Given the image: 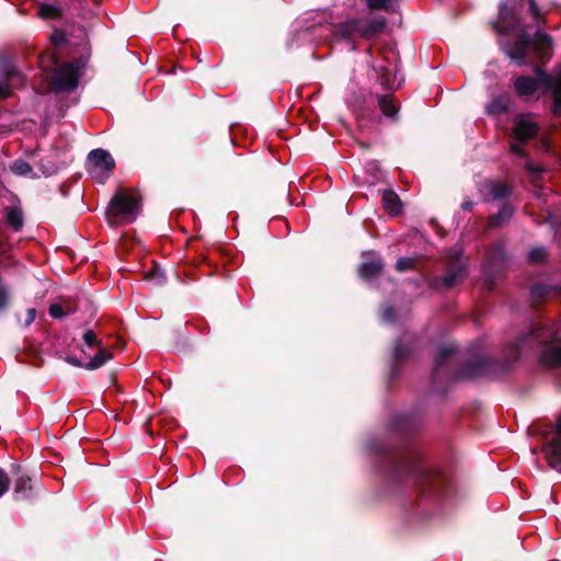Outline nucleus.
<instances>
[{"label": "nucleus", "mask_w": 561, "mask_h": 561, "mask_svg": "<svg viewBox=\"0 0 561 561\" xmlns=\"http://www.w3.org/2000/svg\"><path fill=\"white\" fill-rule=\"evenodd\" d=\"M35 496L31 478L26 474L19 476L14 481L13 497L15 501H31Z\"/></svg>", "instance_id": "4468645a"}, {"label": "nucleus", "mask_w": 561, "mask_h": 561, "mask_svg": "<svg viewBox=\"0 0 561 561\" xmlns=\"http://www.w3.org/2000/svg\"><path fill=\"white\" fill-rule=\"evenodd\" d=\"M457 362V353L453 346H443L437 351L435 358V374H444L445 370H450L453 365Z\"/></svg>", "instance_id": "f8f14e48"}, {"label": "nucleus", "mask_w": 561, "mask_h": 561, "mask_svg": "<svg viewBox=\"0 0 561 561\" xmlns=\"http://www.w3.org/2000/svg\"><path fill=\"white\" fill-rule=\"evenodd\" d=\"M536 73L537 78L518 77L514 82L516 93L519 96L533 95L540 85H543L552 95L553 112L559 113L561 111V71L556 77H551L537 68Z\"/></svg>", "instance_id": "39448f33"}, {"label": "nucleus", "mask_w": 561, "mask_h": 561, "mask_svg": "<svg viewBox=\"0 0 561 561\" xmlns=\"http://www.w3.org/2000/svg\"><path fill=\"white\" fill-rule=\"evenodd\" d=\"M140 211V199L137 193L117 192L107 208V221L111 226L121 222H133Z\"/></svg>", "instance_id": "423d86ee"}, {"label": "nucleus", "mask_w": 561, "mask_h": 561, "mask_svg": "<svg viewBox=\"0 0 561 561\" xmlns=\"http://www.w3.org/2000/svg\"><path fill=\"white\" fill-rule=\"evenodd\" d=\"M301 35L305 37V36H307V35H308V32H307V31H305V32H302V33H301Z\"/></svg>", "instance_id": "09e8293b"}, {"label": "nucleus", "mask_w": 561, "mask_h": 561, "mask_svg": "<svg viewBox=\"0 0 561 561\" xmlns=\"http://www.w3.org/2000/svg\"><path fill=\"white\" fill-rule=\"evenodd\" d=\"M511 105V96L507 93L493 95L485 105V111L491 116H499L508 111Z\"/></svg>", "instance_id": "f3484780"}, {"label": "nucleus", "mask_w": 561, "mask_h": 561, "mask_svg": "<svg viewBox=\"0 0 561 561\" xmlns=\"http://www.w3.org/2000/svg\"><path fill=\"white\" fill-rule=\"evenodd\" d=\"M535 350L539 352L542 364L551 367L561 366V322L534 324L529 332L506 347V362L512 364L522 355Z\"/></svg>", "instance_id": "7ed1b4c3"}, {"label": "nucleus", "mask_w": 561, "mask_h": 561, "mask_svg": "<svg viewBox=\"0 0 561 561\" xmlns=\"http://www.w3.org/2000/svg\"><path fill=\"white\" fill-rule=\"evenodd\" d=\"M89 173L99 183H104L115 167L111 153L104 149H94L88 156Z\"/></svg>", "instance_id": "6e6552de"}, {"label": "nucleus", "mask_w": 561, "mask_h": 561, "mask_svg": "<svg viewBox=\"0 0 561 561\" xmlns=\"http://www.w3.org/2000/svg\"><path fill=\"white\" fill-rule=\"evenodd\" d=\"M378 105L382 114L387 117H394L398 113L394 100L390 95H379Z\"/></svg>", "instance_id": "a878e982"}, {"label": "nucleus", "mask_w": 561, "mask_h": 561, "mask_svg": "<svg viewBox=\"0 0 561 561\" xmlns=\"http://www.w3.org/2000/svg\"><path fill=\"white\" fill-rule=\"evenodd\" d=\"M51 39H53V42H54L55 44L59 45V44L64 43V41H65V35H64V33H61V32H55V33L53 34V36H51Z\"/></svg>", "instance_id": "79ce46f5"}, {"label": "nucleus", "mask_w": 561, "mask_h": 561, "mask_svg": "<svg viewBox=\"0 0 561 561\" xmlns=\"http://www.w3.org/2000/svg\"><path fill=\"white\" fill-rule=\"evenodd\" d=\"M542 454L549 467L561 473V420L545 436Z\"/></svg>", "instance_id": "1a4fd4ad"}, {"label": "nucleus", "mask_w": 561, "mask_h": 561, "mask_svg": "<svg viewBox=\"0 0 561 561\" xmlns=\"http://www.w3.org/2000/svg\"><path fill=\"white\" fill-rule=\"evenodd\" d=\"M495 31L507 36V41L502 43L506 55L519 65L526 64L529 49L534 46L540 57H543L545 49L551 45L549 35L537 30L531 36L526 27L520 24L515 11L506 2L500 4L497 21L493 23Z\"/></svg>", "instance_id": "f03ea898"}, {"label": "nucleus", "mask_w": 561, "mask_h": 561, "mask_svg": "<svg viewBox=\"0 0 561 561\" xmlns=\"http://www.w3.org/2000/svg\"><path fill=\"white\" fill-rule=\"evenodd\" d=\"M382 205L391 216L399 215L401 210L399 196L392 191H385L382 195Z\"/></svg>", "instance_id": "b1692460"}, {"label": "nucleus", "mask_w": 561, "mask_h": 561, "mask_svg": "<svg viewBox=\"0 0 561 561\" xmlns=\"http://www.w3.org/2000/svg\"><path fill=\"white\" fill-rule=\"evenodd\" d=\"M83 344H85L89 350H94L96 347H100V341L96 337V334L92 330H88L83 333L82 336Z\"/></svg>", "instance_id": "7c9ffc66"}, {"label": "nucleus", "mask_w": 561, "mask_h": 561, "mask_svg": "<svg viewBox=\"0 0 561 561\" xmlns=\"http://www.w3.org/2000/svg\"><path fill=\"white\" fill-rule=\"evenodd\" d=\"M413 351V340L410 335H404L402 339L396 341L392 350V365L399 364L408 358Z\"/></svg>", "instance_id": "dca6fc26"}, {"label": "nucleus", "mask_w": 561, "mask_h": 561, "mask_svg": "<svg viewBox=\"0 0 561 561\" xmlns=\"http://www.w3.org/2000/svg\"><path fill=\"white\" fill-rule=\"evenodd\" d=\"M483 192L493 199H503L511 194V188L503 182L488 181L483 185Z\"/></svg>", "instance_id": "aec40b11"}, {"label": "nucleus", "mask_w": 561, "mask_h": 561, "mask_svg": "<svg viewBox=\"0 0 561 561\" xmlns=\"http://www.w3.org/2000/svg\"><path fill=\"white\" fill-rule=\"evenodd\" d=\"M5 219L8 225L14 230L20 231L23 227V215L20 208L10 207L5 209Z\"/></svg>", "instance_id": "393cba45"}, {"label": "nucleus", "mask_w": 561, "mask_h": 561, "mask_svg": "<svg viewBox=\"0 0 561 561\" xmlns=\"http://www.w3.org/2000/svg\"><path fill=\"white\" fill-rule=\"evenodd\" d=\"M162 278H163V277H162L161 275H160V276H158L157 283H158V284H161V283H162Z\"/></svg>", "instance_id": "49530a36"}, {"label": "nucleus", "mask_w": 561, "mask_h": 561, "mask_svg": "<svg viewBox=\"0 0 561 561\" xmlns=\"http://www.w3.org/2000/svg\"><path fill=\"white\" fill-rule=\"evenodd\" d=\"M416 425V419L409 414H398L392 420L393 430L402 434L411 432Z\"/></svg>", "instance_id": "412c9836"}, {"label": "nucleus", "mask_w": 561, "mask_h": 561, "mask_svg": "<svg viewBox=\"0 0 561 561\" xmlns=\"http://www.w3.org/2000/svg\"><path fill=\"white\" fill-rule=\"evenodd\" d=\"M364 256H367L368 260L360 264L358 273L362 278L371 279L380 273L382 268V262L381 259L374 252L364 253Z\"/></svg>", "instance_id": "2eb2a0df"}, {"label": "nucleus", "mask_w": 561, "mask_h": 561, "mask_svg": "<svg viewBox=\"0 0 561 561\" xmlns=\"http://www.w3.org/2000/svg\"><path fill=\"white\" fill-rule=\"evenodd\" d=\"M381 319L385 322H391L393 320V309L390 306H383L380 311Z\"/></svg>", "instance_id": "e433bc0d"}, {"label": "nucleus", "mask_w": 561, "mask_h": 561, "mask_svg": "<svg viewBox=\"0 0 561 561\" xmlns=\"http://www.w3.org/2000/svg\"><path fill=\"white\" fill-rule=\"evenodd\" d=\"M49 314L55 319L61 318L64 316L62 307L57 304L51 305L49 307Z\"/></svg>", "instance_id": "4c0bfd02"}, {"label": "nucleus", "mask_w": 561, "mask_h": 561, "mask_svg": "<svg viewBox=\"0 0 561 561\" xmlns=\"http://www.w3.org/2000/svg\"><path fill=\"white\" fill-rule=\"evenodd\" d=\"M472 206H473V203H472V202H470V201H468V202H463V203H462L461 208H462L463 210L469 211V210H471Z\"/></svg>", "instance_id": "a18cd8bd"}, {"label": "nucleus", "mask_w": 561, "mask_h": 561, "mask_svg": "<svg viewBox=\"0 0 561 561\" xmlns=\"http://www.w3.org/2000/svg\"><path fill=\"white\" fill-rule=\"evenodd\" d=\"M85 67V60L79 58L75 61L65 62L55 70L53 77L54 91H73L78 87V79Z\"/></svg>", "instance_id": "0eeeda50"}, {"label": "nucleus", "mask_w": 561, "mask_h": 561, "mask_svg": "<svg viewBox=\"0 0 561 561\" xmlns=\"http://www.w3.org/2000/svg\"><path fill=\"white\" fill-rule=\"evenodd\" d=\"M374 69L378 75V80L380 81V84L386 89H396L401 84L402 78L399 76L396 65H377L374 66Z\"/></svg>", "instance_id": "9b49d317"}, {"label": "nucleus", "mask_w": 561, "mask_h": 561, "mask_svg": "<svg viewBox=\"0 0 561 561\" xmlns=\"http://www.w3.org/2000/svg\"><path fill=\"white\" fill-rule=\"evenodd\" d=\"M366 4L370 10H385L386 12H394L399 5V0H366Z\"/></svg>", "instance_id": "bb28decb"}, {"label": "nucleus", "mask_w": 561, "mask_h": 561, "mask_svg": "<svg viewBox=\"0 0 561 561\" xmlns=\"http://www.w3.org/2000/svg\"><path fill=\"white\" fill-rule=\"evenodd\" d=\"M506 259L505 250L502 243H497L488 254V261L490 266L497 267L500 266Z\"/></svg>", "instance_id": "cd10ccee"}, {"label": "nucleus", "mask_w": 561, "mask_h": 561, "mask_svg": "<svg viewBox=\"0 0 561 561\" xmlns=\"http://www.w3.org/2000/svg\"><path fill=\"white\" fill-rule=\"evenodd\" d=\"M11 171L21 176H34L32 167L23 161V160H16L14 161L11 167Z\"/></svg>", "instance_id": "c756f323"}, {"label": "nucleus", "mask_w": 561, "mask_h": 561, "mask_svg": "<svg viewBox=\"0 0 561 561\" xmlns=\"http://www.w3.org/2000/svg\"><path fill=\"white\" fill-rule=\"evenodd\" d=\"M61 15L59 7L48 3H42L38 8V16L43 20L57 19Z\"/></svg>", "instance_id": "c85d7f7f"}, {"label": "nucleus", "mask_w": 561, "mask_h": 561, "mask_svg": "<svg viewBox=\"0 0 561 561\" xmlns=\"http://www.w3.org/2000/svg\"><path fill=\"white\" fill-rule=\"evenodd\" d=\"M514 209L510 204H504L499 213L490 216L489 226L491 228H500L506 224L513 216Z\"/></svg>", "instance_id": "4be33fe9"}, {"label": "nucleus", "mask_w": 561, "mask_h": 561, "mask_svg": "<svg viewBox=\"0 0 561 561\" xmlns=\"http://www.w3.org/2000/svg\"><path fill=\"white\" fill-rule=\"evenodd\" d=\"M66 360H67V363L71 364L72 366L84 368L85 363L82 362L81 359H78L77 357L69 356L66 358Z\"/></svg>", "instance_id": "ea45409f"}, {"label": "nucleus", "mask_w": 561, "mask_h": 561, "mask_svg": "<svg viewBox=\"0 0 561 561\" xmlns=\"http://www.w3.org/2000/svg\"><path fill=\"white\" fill-rule=\"evenodd\" d=\"M14 79H20V73L12 65H5L3 69V80L0 81V99H7L11 95L12 83Z\"/></svg>", "instance_id": "a211bd4d"}, {"label": "nucleus", "mask_w": 561, "mask_h": 561, "mask_svg": "<svg viewBox=\"0 0 561 561\" xmlns=\"http://www.w3.org/2000/svg\"><path fill=\"white\" fill-rule=\"evenodd\" d=\"M529 9L536 20L540 16V10L535 0H529Z\"/></svg>", "instance_id": "58836bf2"}, {"label": "nucleus", "mask_w": 561, "mask_h": 561, "mask_svg": "<svg viewBox=\"0 0 561 561\" xmlns=\"http://www.w3.org/2000/svg\"><path fill=\"white\" fill-rule=\"evenodd\" d=\"M511 151L517 156H520V157H524L525 156V151L523 149V147L518 144H512L511 145Z\"/></svg>", "instance_id": "a19ab883"}, {"label": "nucleus", "mask_w": 561, "mask_h": 561, "mask_svg": "<svg viewBox=\"0 0 561 561\" xmlns=\"http://www.w3.org/2000/svg\"><path fill=\"white\" fill-rule=\"evenodd\" d=\"M526 169L530 173V175L534 176V179L539 178L540 174L545 172V170L540 165H535L533 162H527Z\"/></svg>", "instance_id": "c9c22d12"}, {"label": "nucleus", "mask_w": 561, "mask_h": 561, "mask_svg": "<svg viewBox=\"0 0 561 561\" xmlns=\"http://www.w3.org/2000/svg\"><path fill=\"white\" fill-rule=\"evenodd\" d=\"M8 250V247L3 240L2 234L0 233V256ZM11 288L4 280V278L0 275V312L4 311L11 302Z\"/></svg>", "instance_id": "6ab92c4d"}, {"label": "nucleus", "mask_w": 561, "mask_h": 561, "mask_svg": "<svg viewBox=\"0 0 561 561\" xmlns=\"http://www.w3.org/2000/svg\"><path fill=\"white\" fill-rule=\"evenodd\" d=\"M366 448L383 458L391 476L411 478L423 497L439 500L447 495L449 478L442 471L425 467L416 451L392 450L377 440H369Z\"/></svg>", "instance_id": "f257e3e1"}, {"label": "nucleus", "mask_w": 561, "mask_h": 561, "mask_svg": "<svg viewBox=\"0 0 561 561\" xmlns=\"http://www.w3.org/2000/svg\"><path fill=\"white\" fill-rule=\"evenodd\" d=\"M35 314H36V312H35V310H34V309H30V310L27 311V321H26V323H27V324H30L31 322H33V321H34V319H35Z\"/></svg>", "instance_id": "37998d69"}, {"label": "nucleus", "mask_w": 561, "mask_h": 561, "mask_svg": "<svg viewBox=\"0 0 561 561\" xmlns=\"http://www.w3.org/2000/svg\"><path fill=\"white\" fill-rule=\"evenodd\" d=\"M98 348H99L98 353L93 357H90V360L85 362V364H84L85 369H88V370L98 369V368L102 367L103 365H105L108 360L112 359V353L110 351H107L106 348L101 347V346Z\"/></svg>", "instance_id": "5701e85b"}, {"label": "nucleus", "mask_w": 561, "mask_h": 561, "mask_svg": "<svg viewBox=\"0 0 561 561\" xmlns=\"http://www.w3.org/2000/svg\"><path fill=\"white\" fill-rule=\"evenodd\" d=\"M81 348V352L87 356V357H91V354L94 350H89V347L85 346V344H82L80 346Z\"/></svg>", "instance_id": "c03bdc74"}, {"label": "nucleus", "mask_w": 561, "mask_h": 561, "mask_svg": "<svg viewBox=\"0 0 561 561\" xmlns=\"http://www.w3.org/2000/svg\"><path fill=\"white\" fill-rule=\"evenodd\" d=\"M10 479L8 474L0 469V497L9 490Z\"/></svg>", "instance_id": "f704fd0d"}, {"label": "nucleus", "mask_w": 561, "mask_h": 561, "mask_svg": "<svg viewBox=\"0 0 561 561\" xmlns=\"http://www.w3.org/2000/svg\"><path fill=\"white\" fill-rule=\"evenodd\" d=\"M552 288L546 284H535L531 287V296L534 298H543L550 295Z\"/></svg>", "instance_id": "2f4dec72"}, {"label": "nucleus", "mask_w": 561, "mask_h": 561, "mask_svg": "<svg viewBox=\"0 0 561 561\" xmlns=\"http://www.w3.org/2000/svg\"><path fill=\"white\" fill-rule=\"evenodd\" d=\"M538 131V125L528 116H519L515 121L514 135L517 140L526 141Z\"/></svg>", "instance_id": "ddd939ff"}, {"label": "nucleus", "mask_w": 561, "mask_h": 561, "mask_svg": "<svg viewBox=\"0 0 561 561\" xmlns=\"http://www.w3.org/2000/svg\"><path fill=\"white\" fill-rule=\"evenodd\" d=\"M547 256L545 248H535L529 252V260L533 262H541Z\"/></svg>", "instance_id": "72a5a7b5"}, {"label": "nucleus", "mask_w": 561, "mask_h": 561, "mask_svg": "<svg viewBox=\"0 0 561 561\" xmlns=\"http://www.w3.org/2000/svg\"><path fill=\"white\" fill-rule=\"evenodd\" d=\"M51 64H53V65H56V64H57V60H56V58H55V57H53V58H51Z\"/></svg>", "instance_id": "de8ad7c7"}, {"label": "nucleus", "mask_w": 561, "mask_h": 561, "mask_svg": "<svg viewBox=\"0 0 561 561\" xmlns=\"http://www.w3.org/2000/svg\"><path fill=\"white\" fill-rule=\"evenodd\" d=\"M415 264V260L411 257H400L397 261L396 267L399 272H407L412 270Z\"/></svg>", "instance_id": "473e14b6"}, {"label": "nucleus", "mask_w": 561, "mask_h": 561, "mask_svg": "<svg viewBox=\"0 0 561 561\" xmlns=\"http://www.w3.org/2000/svg\"><path fill=\"white\" fill-rule=\"evenodd\" d=\"M386 24L382 16L369 19H348L345 22L331 25L330 33L335 41H345L352 44L351 49H355L353 42L357 37L369 38L380 33Z\"/></svg>", "instance_id": "20e7f679"}, {"label": "nucleus", "mask_w": 561, "mask_h": 561, "mask_svg": "<svg viewBox=\"0 0 561 561\" xmlns=\"http://www.w3.org/2000/svg\"><path fill=\"white\" fill-rule=\"evenodd\" d=\"M465 277V265L460 260H456L448 267L446 274L435 279L434 286L436 288H451L460 283Z\"/></svg>", "instance_id": "9d476101"}]
</instances>
